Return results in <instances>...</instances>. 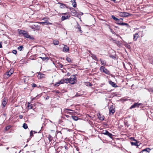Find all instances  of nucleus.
<instances>
[{
  "instance_id": "f257e3e1",
  "label": "nucleus",
  "mask_w": 153,
  "mask_h": 153,
  "mask_svg": "<svg viewBox=\"0 0 153 153\" xmlns=\"http://www.w3.org/2000/svg\"><path fill=\"white\" fill-rule=\"evenodd\" d=\"M76 82V80L75 76L74 75H72L69 78V83L71 84H74Z\"/></svg>"
},
{
  "instance_id": "f03ea898",
  "label": "nucleus",
  "mask_w": 153,
  "mask_h": 153,
  "mask_svg": "<svg viewBox=\"0 0 153 153\" xmlns=\"http://www.w3.org/2000/svg\"><path fill=\"white\" fill-rule=\"evenodd\" d=\"M30 27L32 29L34 30V31L35 30H39L40 28V26L37 25L36 23L32 25Z\"/></svg>"
},
{
  "instance_id": "7ed1b4c3",
  "label": "nucleus",
  "mask_w": 153,
  "mask_h": 153,
  "mask_svg": "<svg viewBox=\"0 0 153 153\" xmlns=\"http://www.w3.org/2000/svg\"><path fill=\"white\" fill-rule=\"evenodd\" d=\"M100 70L101 71H103L106 74L109 75L110 74L109 71L103 66H101L100 68Z\"/></svg>"
},
{
  "instance_id": "20e7f679",
  "label": "nucleus",
  "mask_w": 153,
  "mask_h": 153,
  "mask_svg": "<svg viewBox=\"0 0 153 153\" xmlns=\"http://www.w3.org/2000/svg\"><path fill=\"white\" fill-rule=\"evenodd\" d=\"M119 15L120 16L126 17L130 15L127 12H120Z\"/></svg>"
},
{
  "instance_id": "39448f33",
  "label": "nucleus",
  "mask_w": 153,
  "mask_h": 153,
  "mask_svg": "<svg viewBox=\"0 0 153 153\" xmlns=\"http://www.w3.org/2000/svg\"><path fill=\"white\" fill-rule=\"evenodd\" d=\"M102 134L107 135L110 137H111L112 136V134L109 133V132L107 130H103L102 133Z\"/></svg>"
},
{
  "instance_id": "423d86ee",
  "label": "nucleus",
  "mask_w": 153,
  "mask_h": 153,
  "mask_svg": "<svg viewBox=\"0 0 153 153\" xmlns=\"http://www.w3.org/2000/svg\"><path fill=\"white\" fill-rule=\"evenodd\" d=\"M109 114H113L115 112V108L113 105L111 106L109 108Z\"/></svg>"
},
{
  "instance_id": "0eeeda50",
  "label": "nucleus",
  "mask_w": 153,
  "mask_h": 153,
  "mask_svg": "<svg viewBox=\"0 0 153 153\" xmlns=\"http://www.w3.org/2000/svg\"><path fill=\"white\" fill-rule=\"evenodd\" d=\"M24 36L26 38H29L30 39H34L33 37L30 36L27 31L25 33Z\"/></svg>"
},
{
  "instance_id": "6e6552de",
  "label": "nucleus",
  "mask_w": 153,
  "mask_h": 153,
  "mask_svg": "<svg viewBox=\"0 0 153 153\" xmlns=\"http://www.w3.org/2000/svg\"><path fill=\"white\" fill-rule=\"evenodd\" d=\"M18 32L19 33V35H22L23 36L25 35V33H26V31L23 30H21L19 29L18 30Z\"/></svg>"
},
{
  "instance_id": "1a4fd4ad",
  "label": "nucleus",
  "mask_w": 153,
  "mask_h": 153,
  "mask_svg": "<svg viewBox=\"0 0 153 153\" xmlns=\"http://www.w3.org/2000/svg\"><path fill=\"white\" fill-rule=\"evenodd\" d=\"M18 32L19 33V35H22L23 36L25 35V33H26V31L23 30H21L19 29L18 30Z\"/></svg>"
},
{
  "instance_id": "9d476101",
  "label": "nucleus",
  "mask_w": 153,
  "mask_h": 153,
  "mask_svg": "<svg viewBox=\"0 0 153 153\" xmlns=\"http://www.w3.org/2000/svg\"><path fill=\"white\" fill-rule=\"evenodd\" d=\"M141 103H139L138 102L134 103L133 105H132L130 107V108L131 109L137 107H139V106L140 105Z\"/></svg>"
},
{
  "instance_id": "9b49d317",
  "label": "nucleus",
  "mask_w": 153,
  "mask_h": 153,
  "mask_svg": "<svg viewBox=\"0 0 153 153\" xmlns=\"http://www.w3.org/2000/svg\"><path fill=\"white\" fill-rule=\"evenodd\" d=\"M8 100H7L6 98H4L2 102V105L3 108L5 107L6 105L7 104Z\"/></svg>"
},
{
  "instance_id": "f8f14e48",
  "label": "nucleus",
  "mask_w": 153,
  "mask_h": 153,
  "mask_svg": "<svg viewBox=\"0 0 153 153\" xmlns=\"http://www.w3.org/2000/svg\"><path fill=\"white\" fill-rule=\"evenodd\" d=\"M13 73V69H11L9 71L7 72L5 74L7 75V76L9 77Z\"/></svg>"
},
{
  "instance_id": "ddd939ff",
  "label": "nucleus",
  "mask_w": 153,
  "mask_h": 153,
  "mask_svg": "<svg viewBox=\"0 0 153 153\" xmlns=\"http://www.w3.org/2000/svg\"><path fill=\"white\" fill-rule=\"evenodd\" d=\"M45 76V74L41 73H38L37 77L39 79H42L44 78Z\"/></svg>"
},
{
  "instance_id": "4468645a",
  "label": "nucleus",
  "mask_w": 153,
  "mask_h": 153,
  "mask_svg": "<svg viewBox=\"0 0 153 153\" xmlns=\"http://www.w3.org/2000/svg\"><path fill=\"white\" fill-rule=\"evenodd\" d=\"M37 23L39 24L42 25L45 24L46 25H48L52 24L51 23L49 22L48 21H46L45 22H38Z\"/></svg>"
},
{
  "instance_id": "2eb2a0df",
  "label": "nucleus",
  "mask_w": 153,
  "mask_h": 153,
  "mask_svg": "<svg viewBox=\"0 0 153 153\" xmlns=\"http://www.w3.org/2000/svg\"><path fill=\"white\" fill-rule=\"evenodd\" d=\"M69 51V48L67 45H65L63 48V51L64 52H67Z\"/></svg>"
},
{
  "instance_id": "dca6fc26",
  "label": "nucleus",
  "mask_w": 153,
  "mask_h": 153,
  "mask_svg": "<svg viewBox=\"0 0 153 153\" xmlns=\"http://www.w3.org/2000/svg\"><path fill=\"white\" fill-rule=\"evenodd\" d=\"M109 84L114 87H118L117 85L115 83L111 81H109Z\"/></svg>"
},
{
  "instance_id": "f3484780",
  "label": "nucleus",
  "mask_w": 153,
  "mask_h": 153,
  "mask_svg": "<svg viewBox=\"0 0 153 153\" xmlns=\"http://www.w3.org/2000/svg\"><path fill=\"white\" fill-rule=\"evenodd\" d=\"M76 28L78 29L80 33H82V31L81 30V27L78 23H77V25L76 26Z\"/></svg>"
},
{
  "instance_id": "a211bd4d",
  "label": "nucleus",
  "mask_w": 153,
  "mask_h": 153,
  "mask_svg": "<svg viewBox=\"0 0 153 153\" xmlns=\"http://www.w3.org/2000/svg\"><path fill=\"white\" fill-rule=\"evenodd\" d=\"M70 10L72 15H75L76 14V11L74 8H71Z\"/></svg>"
},
{
  "instance_id": "6ab92c4d",
  "label": "nucleus",
  "mask_w": 153,
  "mask_h": 153,
  "mask_svg": "<svg viewBox=\"0 0 153 153\" xmlns=\"http://www.w3.org/2000/svg\"><path fill=\"white\" fill-rule=\"evenodd\" d=\"M69 17V15L68 16L67 15L66 16H62L61 18V20L62 21H64L65 19H68Z\"/></svg>"
},
{
  "instance_id": "aec40b11",
  "label": "nucleus",
  "mask_w": 153,
  "mask_h": 153,
  "mask_svg": "<svg viewBox=\"0 0 153 153\" xmlns=\"http://www.w3.org/2000/svg\"><path fill=\"white\" fill-rule=\"evenodd\" d=\"M139 37L138 33H136L134 35V41H136Z\"/></svg>"
},
{
  "instance_id": "412c9836",
  "label": "nucleus",
  "mask_w": 153,
  "mask_h": 153,
  "mask_svg": "<svg viewBox=\"0 0 153 153\" xmlns=\"http://www.w3.org/2000/svg\"><path fill=\"white\" fill-rule=\"evenodd\" d=\"M120 25H126L128 27H129V25L126 23H123V22H120Z\"/></svg>"
},
{
  "instance_id": "4be33fe9",
  "label": "nucleus",
  "mask_w": 153,
  "mask_h": 153,
  "mask_svg": "<svg viewBox=\"0 0 153 153\" xmlns=\"http://www.w3.org/2000/svg\"><path fill=\"white\" fill-rule=\"evenodd\" d=\"M71 1L72 3L73 6L74 7H75L76 6V2L75 0H71Z\"/></svg>"
},
{
  "instance_id": "5701e85b",
  "label": "nucleus",
  "mask_w": 153,
  "mask_h": 153,
  "mask_svg": "<svg viewBox=\"0 0 153 153\" xmlns=\"http://www.w3.org/2000/svg\"><path fill=\"white\" fill-rule=\"evenodd\" d=\"M28 105L27 106V107L28 108V109H31L32 108V105L29 102L28 103Z\"/></svg>"
},
{
  "instance_id": "b1692460",
  "label": "nucleus",
  "mask_w": 153,
  "mask_h": 153,
  "mask_svg": "<svg viewBox=\"0 0 153 153\" xmlns=\"http://www.w3.org/2000/svg\"><path fill=\"white\" fill-rule=\"evenodd\" d=\"M100 61H101L102 65H105L106 64V62L105 60H103L101 59H100Z\"/></svg>"
},
{
  "instance_id": "393cba45",
  "label": "nucleus",
  "mask_w": 153,
  "mask_h": 153,
  "mask_svg": "<svg viewBox=\"0 0 153 153\" xmlns=\"http://www.w3.org/2000/svg\"><path fill=\"white\" fill-rule=\"evenodd\" d=\"M59 41L56 40H54L53 41V43L54 45H57L58 44Z\"/></svg>"
},
{
  "instance_id": "a878e982",
  "label": "nucleus",
  "mask_w": 153,
  "mask_h": 153,
  "mask_svg": "<svg viewBox=\"0 0 153 153\" xmlns=\"http://www.w3.org/2000/svg\"><path fill=\"white\" fill-rule=\"evenodd\" d=\"M59 4H60V7L61 8H63L65 7L66 6L65 5V4H62L61 3H59Z\"/></svg>"
},
{
  "instance_id": "bb28decb",
  "label": "nucleus",
  "mask_w": 153,
  "mask_h": 153,
  "mask_svg": "<svg viewBox=\"0 0 153 153\" xmlns=\"http://www.w3.org/2000/svg\"><path fill=\"white\" fill-rule=\"evenodd\" d=\"M71 117L75 121H77L78 119V117L76 116H72Z\"/></svg>"
},
{
  "instance_id": "cd10ccee",
  "label": "nucleus",
  "mask_w": 153,
  "mask_h": 153,
  "mask_svg": "<svg viewBox=\"0 0 153 153\" xmlns=\"http://www.w3.org/2000/svg\"><path fill=\"white\" fill-rule=\"evenodd\" d=\"M125 46L128 49H130L131 48L130 46L127 43H126L124 44Z\"/></svg>"
},
{
  "instance_id": "c85d7f7f",
  "label": "nucleus",
  "mask_w": 153,
  "mask_h": 153,
  "mask_svg": "<svg viewBox=\"0 0 153 153\" xmlns=\"http://www.w3.org/2000/svg\"><path fill=\"white\" fill-rule=\"evenodd\" d=\"M23 127L25 129H27L28 128L27 124L25 123H24L23 125Z\"/></svg>"
},
{
  "instance_id": "c756f323",
  "label": "nucleus",
  "mask_w": 153,
  "mask_h": 153,
  "mask_svg": "<svg viewBox=\"0 0 153 153\" xmlns=\"http://www.w3.org/2000/svg\"><path fill=\"white\" fill-rule=\"evenodd\" d=\"M65 82L68 83H69V78L63 79Z\"/></svg>"
},
{
  "instance_id": "7c9ffc66",
  "label": "nucleus",
  "mask_w": 153,
  "mask_h": 153,
  "mask_svg": "<svg viewBox=\"0 0 153 153\" xmlns=\"http://www.w3.org/2000/svg\"><path fill=\"white\" fill-rule=\"evenodd\" d=\"M131 144L132 145H134L135 146H138V143L137 142H131Z\"/></svg>"
},
{
  "instance_id": "2f4dec72",
  "label": "nucleus",
  "mask_w": 153,
  "mask_h": 153,
  "mask_svg": "<svg viewBox=\"0 0 153 153\" xmlns=\"http://www.w3.org/2000/svg\"><path fill=\"white\" fill-rule=\"evenodd\" d=\"M39 58H41V59H42V60L43 61H44L46 59H49L48 57L47 56H46L45 57H39Z\"/></svg>"
},
{
  "instance_id": "473e14b6",
  "label": "nucleus",
  "mask_w": 153,
  "mask_h": 153,
  "mask_svg": "<svg viewBox=\"0 0 153 153\" xmlns=\"http://www.w3.org/2000/svg\"><path fill=\"white\" fill-rule=\"evenodd\" d=\"M23 48L24 47L23 46H20L18 48V49L20 51H21L23 49Z\"/></svg>"
},
{
  "instance_id": "72a5a7b5",
  "label": "nucleus",
  "mask_w": 153,
  "mask_h": 153,
  "mask_svg": "<svg viewBox=\"0 0 153 153\" xmlns=\"http://www.w3.org/2000/svg\"><path fill=\"white\" fill-rule=\"evenodd\" d=\"M150 151V149L149 148H146V149L143 150V151H146L149 152Z\"/></svg>"
},
{
  "instance_id": "f704fd0d",
  "label": "nucleus",
  "mask_w": 153,
  "mask_h": 153,
  "mask_svg": "<svg viewBox=\"0 0 153 153\" xmlns=\"http://www.w3.org/2000/svg\"><path fill=\"white\" fill-rule=\"evenodd\" d=\"M48 139L50 141H51L53 139V137L50 135H49L48 136Z\"/></svg>"
},
{
  "instance_id": "c9c22d12",
  "label": "nucleus",
  "mask_w": 153,
  "mask_h": 153,
  "mask_svg": "<svg viewBox=\"0 0 153 153\" xmlns=\"http://www.w3.org/2000/svg\"><path fill=\"white\" fill-rule=\"evenodd\" d=\"M111 17L113 19H114V20L116 21H117V20H118V19L115 17L114 16H112Z\"/></svg>"
},
{
  "instance_id": "e433bc0d",
  "label": "nucleus",
  "mask_w": 153,
  "mask_h": 153,
  "mask_svg": "<svg viewBox=\"0 0 153 153\" xmlns=\"http://www.w3.org/2000/svg\"><path fill=\"white\" fill-rule=\"evenodd\" d=\"M98 117L99 119L100 120H102V121H103L104 120V117L103 116V117H101L100 115V116L99 117Z\"/></svg>"
},
{
  "instance_id": "4c0bfd02",
  "label": "nucleus",
  "mask_w": 153,
  "mask_h": 153,
  "mask_svg": "<svg viewBox=\"0 0 153 153\" xmlns=\"http://www.w3.org/2000/svg\"><path fill=\"white\" fill-rule=\"evenodd\" d=\"M115 43L117 44L118 45L120 46L121 43H120V42L119 41H116L115 42Z\"/></svg>"
},
{
  "instance_id": "58836bf2",
  "label": "nucleus",
  "mask_w": 153,
  "mask_h": 153,
  "mask_svg": "<svg viewBox=\"0 0 153 153\" xmlns=\"http://www.w3.org/2000/svg\"><path fill=\"white\" fill-rule=\"evenodd\" d=\"M93 57L95 60L98 61V60L96 56L93 55Z\"/></svg>"
},
{
  "instance_id": "ea45409f",
  "label": "nucleus",
  "mask_w": 153,
  "mask_h": 153,
  "mask_svg": "<svg viewBox=\"0 0 153 153\" xmlns=\"http://www.w3.org/2000/svg\"><path fill=\"white\" fill-rule=\"evenodd\" d=\"M59 83L61 84H63L64 82H65V81L63 79L62 80H61L59 82Z\"/></svg>"
},
{
  "instance_id": "a19ab883",
  "label": "nucleus",
  "mask_w": 153,
  "mask_h": 153,
  "mask_svg": "<svg viewBox=\"0 0 153 153\" xmlns=\"http://www.w3.org/2000/svg\"><path fill=\"white\" fill-rule=\"evenodd\" d=\"M66 59L68 62H71V59L70 58L67 57L66 58Z\"/></svg>"
},
{
  "instance_id": "79ce46f5",
  "label": "nucleus",
  "mask_w": 153,
  "mask_h": 153,
  "mask_svg": "<svg viewBox=\"0 0 153 153\" xmlns=\"http://www.w3.org/2000/svg\"><path fill=\"white\" fill-rule=\"evenodd\" d=\"M63 66V65L61 64H59L58 65V67L59 68H62Z\"/></svg>"
},
{
  "instance_id": "37998d69",
  "label": "nucleus",
  "mask_w": 153,
  "mask_h": 153,
  "mask_svg": "<svg viewBox=\"0 0 153 153\" xmlns=\"http://www.w3.org/2000/svg\"><path fill=\"white\" fill-rule=\"evenodd\" d=\"M12 53L16 54L17 53V51L16 50H13L12 51Z\"/></svg>"
},
{
  "instance_id": "c03bdc74",
  "label": "nucleus",
  "mask_w": 153,
  "mask_h": 153,
  "mask_svg": "<svg viewBox=\"0 0 153 153\" xmlns=\"http://www.w3.org/2000/svg\"><path fill=\"white\" fill-rule=\"evenodd\" d=\"M60 84V83L59 82H58L56 84L54 85V86H58Z\"/></svg>"
},
{
  "instance_id": "a18cd8bd",
  "label": "nucleus",
  "mask_w": 153,
  "mask_h": 153,
  "mask_svg": "<svg viewBox=\"0 0 153 153\" xmlns=\"http://www.w3.org/2000/svg\"><path fill=\"white\" fill-rule=\"evenodd\" d=\"M30 136L31 137H32L33 135V132L32 131H31L30 132Z\"/></svg>"
},
{
  "instance_id": "49530a36",
  "label": "nucleus",
  "mask_w": 153,
  "mask_h": 153,
  "mask_svg": "<svg viewBox=\"0 0 153 153\" xmlns=\"http://www.w3.org/2000/svg\"><path fill=\"white\" fill-rule=\"evenodd\" d=\"M32 86L33 87H35L36 86V85L34 83H33L32 84Z\"/></svg>"
},
{
  "instance_id": "de8ad7c7",
  "label": "nucleus",
  "mask_w": 153,
  "mask_h": 153,
  "mask_svg": "<svg viewBox=\"0 0 153 153\" xmlns=\"http://www.w3.org/2000/svg\"><path fill=\"white\" fill-rule=\"evenodd\" d=\"M116 21L117 23L120 25V22H121V21H120V20L119 19H118V20H117V21Z\"/></svg>"
},
{
  "instance_id": "09e8293b",
  "label": "nucleus",
  "mask_w": 153,
  "mask_h": 153,
  "mask_svg": "<svg viewBox=\"0 0 153 153\" xmlns=\"http://www.w3.org/2000/svg\"><path fill=\"white\" fill-rule=\"evenodd\" d=\"M19 118L21 119H22L23 118V116L21 115H19Z\"/></svg>"
},
{
  "instance_id": "8fccbe9b",
  "label": "nucleus",
  "mask_w": 153,
  "mask_h": 153,
  "mask_svg": "<svg viewBox=\"0 0 153 153\" xmlns=\"http://www.w3.org/2000/svg\"><path fill=\"white\" fill-rule=\"evenodd\" d=\"M10 128V127L9 126H7L5 128L6 130H7L8 129Z\"/></svg>"
},
{
  "instance_id": "3c124183",
  "label": "nucleus",
  "mask_w": 153,
  "mask_h": 153,
  "mask_svg": "<svg viewBox=\"0 0 153 153\" xmlns=\"http://www.w3.org/2000/svg\"><path fill=\"white\" fill-rule=\"evenodd\" d=\"M53 91L54 92H55V93H59V92L58 91Z\"/></svg>"
},
{
  "instance_id": "603ef678",
  "label": "nucleus",
  "mask_w": 153,
  "mask_h": 153,
  "mask_svg": "<svg viewBox=\"0 0 153 153\" xmlns=\"http://www.w3.org/2000/svg\"><path fill=\"white\" fill-rule=\"evenodd\" d=\"M64 147L65 149L67 150L68 149V147L66 145L65 146H64Z\"/></svg>"
},
{
  "instance_id": "864d4df0",
  "label": "nucleus",
  "mask_w": 153,
  "mask_h": 153,
  "mask_svg": "<svg viewBox=\"0 0 153 153\" xmlns=\"http://www.w3.org/2000/svg\"><path fill=\"white\" fill-rule=\"evenodd\" d=\"M2 47V43L1 42H0V48H1Z\"/></svg>"
},
{
  "instance_id": "5fc2aeb1",
  "label": "nucleus",
  "mask_w": 153,
  "mask_h": 153,
  "mask_svg": "<svg viewBox=\"0 0 153 153\" xmlns=\"http://www.w3.org/2000/svg\"><path fill=\"white\" fill-rule=\"evenodd\" d=\"M69 111H74V112H72V113H75V112L73 110H72L70 109H69Z\"/></svg>"
},
{
  "instance_id": "6e6d98bb",
  "label": "nucleus",
  "mask_w": 153,
  "mask_h": 153,
  "mask_svg": "<svg viewBox=\"0 0 153 153\" xmlns=\"http://www.w3.org/2000/svg\"><path fill=\"white\" fill-rule=\"evenodd\" d=\"M36 97H33V98H32V99L31 100H32V101H33L34 100L36 99Z\"/></svg>"
},
{
  "instance_id": "4d7b16f0",
  "label": "nucleus",
  "mask_w": 153,
  "mask_h": 153,
  "mask_svg": "<svg viewBox=\"0 0 153 153\" xmlns=\"http://www.w3.org/2000/svg\"><path fill=\"white\" fill-rule=\"evenodd\" d=\"M69 109H67V108H65L64 109V111H65V110L69 111Z\"/></svg>"
},
{
  "instance_id": "13d9d810",
  "label": "nucleus",
  "mask_w": 153,
  "mask_h": 153,
  "mask_svg": "<svg viewBox=\"0 0 153 153\" xmlns=\"http://www.w3.org/2000/svg\"><path fill=\"white\" fill-rule=\"evenodd\" d=\"M70 74L69 73H68L67 74V76H70Z\"/></svg>"
},
{
  "instance_id": "bf43d9fd",
  "label": "nucleus",
  "mask_w": 153,
  "mask_h": 153,
  "mask_svg": "<svg viewBox=\"0 0 153 153\" xmlns=\"http://www.w3.org/2000/svg\"><path fill=\"white\" fill-rule=\"evenodd\" d=\"M65 116L67 118H68L69 117V115H65Z\"/></svg>"
},
{
  "instance_id": "052dcab7",
  "label": "nucleus",
  "mask_w": 153,
  "mask_h": 153,
  "mask_svg": "<svg viewBox=\"0 0 153 153\" xmlns=\"http://www.w3.org/2000/svg\"><path fill=\"white\" fill-rule=\"evenodd\" d=\"M151 91L152 93H153V89H151L150 90Z\"/></svg>"
},
{
  "instance_id": "680f3d73",
  "label": "nucleus",
  "mask_w": 153,
  "mask_h": 153,
  "mask_svg": "<svg viewBox=\"0 0 153 153\" xmlns=\"http://www.w3.org/2000/svg\"><path fill=\"white\" fill-rule=\"evenodd\" d=\"M67 113L71 114L72 113H71V112H67Z\"/></svg>"
},
{
  "instance_id": "e2e57ef3",
  "label": "nucleus",
  "mask_w": 153,
  "mask_h": 153,
  "mask_svg": "<svg viewBox=\"0 0 153 153\" xmlns=\"http://www.w3.org/2000/svg\"><path fill=\"white\" fill-rule=\"evenodd\" d=\"M62 14L66 15V14H67V13H62Z\"/></svg>"
},
{
  "instance_id": "0e129e2a",
  "label": "nucleus",
  "mask_w": 153,
  "mask_h": 153,
  "mask_svg": "<svg viewBox=\"0 0 153 153\" xmlns=\"http://www.w3.org/2000/svg\"><path fill=\"white\" fill-rule=\"evenodd\" d=\"M120 19V20H122V21H123V19L122 18H120V19Z\"/></svg>"
},
{
  "instance_id": "69168bd1",
  "label": "nucleus",
  "mask_w": 153,
  "mask_h": 153,
  "mask_svg": "<svg viewBox=\"0 0 153 153\" xmlns=\"http://www.w3.org/2000/svg\"><path fill=\"white\" fill-rule=\"evenodd\" d=\"M49 98V96H48L46 98V99H47Z\"/></svg>"
},
{
  "instance_id": "338daca9",
  "label": "nucleus",
  "mask_w": 153,
  "mask_h": 153,
  "mask_svg": "<svg viewBox=\"0 0 153 153\" xmlns=\"http://www.w3.org/2000/svg\"><path fill=\"white\" fill-rule=\"evenodd\" d=\"M81 13V14H80V15H82L83 14V13Z\"/></svg>"
},
{
  "instance_id": "774afa93",
  "label": "nucleus",
  "mask_w": 153,
  "mask_h": 153,
  "mask_svg": "<svg viewBox=\"0 0 153 153\" xmlns=\"http://www.w3.org/2000/svg\"><path fill=\"white\" fill-rule=\"evenodd\" d=\"M45 19V18H43L42 19V20H44Z\"/></svg>"
}]
</instances>
